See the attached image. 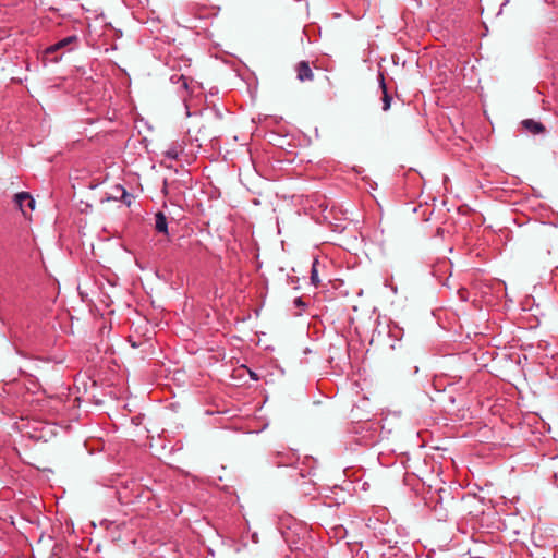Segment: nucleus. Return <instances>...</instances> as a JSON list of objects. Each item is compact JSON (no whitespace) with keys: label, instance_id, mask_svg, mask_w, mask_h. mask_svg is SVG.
I'll return each mask as SVG.
<instances>
[{"label":"nucleus","instance_id":"nucleus-9","mask_svg":"<svg viewBox=\"0 0 558 558\" xmlns=\"http://www.w3.org/2000/svg\"><path fill=\"white\" fill-rule=\"evenodd\" d=\"M317 265H318V262L314 260V263L312 265V270H311V281L315 287H317L320 283V280L318 278Z\"/></svg>","mask_w":558,"mask_h":558},{"label":"nucleus","instance_id":"nucleus-10","mask_svg":"<svg viewBox=\"0 0 558 558\" xmlns=\"http://www.w3.org/2000/svg\"><path fill=\"white\" fill-rule=\"evenodd\" d=\"M106 201H120V194L116 191L112 195L107 196Z\"/></svg>","mask_w":558,"mask_h":558},{"label":"nucleus","instance_id":"nucleus-12","mask_svg":"<svg viewBox=\"0 0 558 558\" xmlns=\"http://www.w3.org/2000/svg\"><path fill=\"white\" fill-rule=\"evenodd\" d=\"M167 155H168L169 157L174 158V151H173V150H171V149H169V150H168Z\"/></svg>","mask_w":558,"mask_h":558},{"label":"nucleus","instance_id":"nucleus-7","mask_svg":"<svg viewBox=\"0 0 558 558\" xmlns=\"http://www.w3.org/2000/svg\"><path fill=\"white\" fill-rule=\"evenodd\" d=\"M380 88L383 89V110L387 111L390 108L391 96L387 92V87L383 75H380Z\"/></svg>","mask_w":558,"mask_h":558},{"label":"nucleus","instance_id":"nucleus-6","mask_svg":"<svg viewBox=\"0 0 558 558\" xmlns=\"http://www.w3.org/2000/svg\"><path fill=\"white\" fill-rule=\"evenodd\" d=\"M155 229L159 233L168 234V221L162 211L155 215Z\"/></svg>","mask_w":558,"mask_h":558},{"label":"nucleus","instance_id":"nucleus-2","mask_svg":"<svg viewBox=\"0 0 558 558\" xmlns=\"http://www.w3.org/2000/svg\"><path fill=\"white\" fill-rule=\"evenodd\" d=\"M78 41V37L76 35H71L65 38L60 39L53 45H50L46 48L45 52L46 54H52L57 52L58 50L65 49L72 44H76Z\"/></svg>","mask_w":558,"mask_h":558},{"label":"nucleus","instance_id":"nucleus-5","mask_svg":"<svg viewBox=\"0 0 558 558\" xmlns=\"http://www.w3.org/2000/svg\"><path fill=\"white\" fill-rule=\"evenodd\" d=\"M522 126L532 134H539L545 131V126L533 119H526L522 121Z\"/></svg>","mask_w":558,"mask_h":558},{"label":"nucleus","instance_id":"nucleus-3","mask_svg":"<svg viewBox=\"0 0 558 558\" xmlns=\"http://www.w3.org/2000/svg\"><path fill=\"white\" fill-rule=\"evenodd\" d=\"M14 201L22 211H24L25 207L29 209L35 208V199L26 192L15 194Z\"/></svg>","mask_w":558,"mask_h":558},{"label":"nucleus","instance_id":"nucleus-11","mask_svg":"<svg viewBox=\"0 0 558 558\" xmlns=\"http://www.w3.org/2000/svg\"><path fill=\"white\" fill-rule=\"evenodd\" d=\"M129 341H130V343H131V345H132L133 348H138V347H141V344H142V343H140V342L133 341L131 338H130V340H129Z\"/></svg>","mask_w":558,"mask_h":558},{"label":"nucleus","instance_id":"nucleus-8","mask_svg":"<svg viewBox=\"0 0 558 558\" xmlns=\"http://www.w3.org/2000/svg\"><path fill=\"white\" fill-rule=\"evenodd\" d=\"M114 191L120 194V201L125 205L130 206L133 199V196L126 192V190L122 185H116Z\"/></svg>","mask_w":558,"mask_h":558},{"label":"nucleus","instance_id":"nucleus-1","mask_svg":"<svg viewBox=\"0 0 558 558\" xmlns=\"http://www.w3.org/2000/svg\"><path fill=\"white\" fill-rule=\"evenodd\" d=\"M180 60L184 63L183 66L182 65L177 66L178 68L177 70H179V71L184 70V72L179 77L180 89H182L184 92L182 95V98L185 104L186 116L190 117L191 116L190 106L186 102L187 96L192 95L195 92V89H199V85L193 78V75H192L193 71L191 70V60L182 59V58H180Z\"/></svg>","mask_w":558,"mask_h":558},{"label":"nucleus","instance_id":"nucleus-4","mask_svg":"<svg viewBox=\"0 0 558 558\" xmlns=\"http://www.w3.org/2000/svg\"><path fill=\"white\" fill-rule=\"evenodd\" d=\"M296 73H298V78L301 82L313 81L314 80V73L311 70L308 62H306V61H301L296 65Z\"/></svg>","mask_w":558,"mask_h":558}]
</instances>
